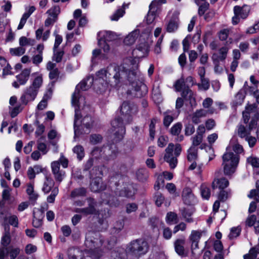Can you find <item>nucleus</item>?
<instances>
[{
	"label": "nucleus",
	"mask_w": 259,
	"mask_h": 259,
	"mask_svg": "<svg viewBox=\"0 0 259 259\" xmlns=\"http://www.w3.org/2000/svg\"><path fill=\"white\" fill-rule=\"evenodd\" d=\"M174 87L176 91L181 92L183 90L184 88L186 87L185 86V82L184 81V79L183 78H181L178 80H177L175 84Z\"/></svg>",
	"instance_id": "obj_47"
},
{
	"label": "nucleus",
	"mask_w": 259,
	"mask_h": 259,
	"mask_svg": "<svg viewBox=\"0 0 259 259\" xmlns=\"http://www.w3.org/2000/svg\"><path fill=\"white\" fill-rule=\"evenodd\" d=\"M136 105L128 101H124L120 106V112L122 117H116L111 121V125L115 133L113 143L120 141L125 133V124H130L133 120V115L137 112Z\"/></svg>",
	"instance_id": "obj_1"
},
{
	"label": "nucleus",
	"mask_w": 259,
	"mask_h": 259,
	"mask_svg": "<svg viewBox=\"0 0 259 259\" xmlns=\"http://www.w3.org/2000/svg\"><path fill=\"white\" fill-rule=\"evenodd\" d=\"M35 124L37 125V128L35 132V135L37 136L41 135L45 131V126L42 124H39L37 120L35 121Z\"/></svg>",
	"instance_id": "obj_59"
},
{
	"label": "nucleus",
	"mask_w": 259,
	"mask_h": 259,
	"mask_svg": "<svg viewBox=\"0 0 259 259\" xmlns=\"http://www.w3.org/2000/svg\"><path fill=\"white\" fill-rule=\"evenodd\" d=\"M97 77L102 78L111 87L118 88L126 83L125 66L124 64L117 65L110 64L96 73Z\"/></svg>",
	"instance_id": "obj_2"
},
{
	"label": "nucleus",
	"mask_w": 259,
	"mask_h": 259,
	"mask_svg": "<svg viewBox=\"0 0 259 259\" xmlns=\"http://www.w3.org/2000/svg\"><path fill=\"white\" fill-rule=\"evenodd\" d=\"M250 9L248 6L244 5L242 7L236 6L234 8L235 15H239L242 19H245L248 15Z\"/></svg>",
	"instance_id": "obj_26"
},
{
	"label": "nucleus",
	"mask_w": 259,
	"mask_h": 259,
	"mask_svg": "<svg viewBox=\"0 0 259 259\" xmlns=\"http://www.w3.org/2000/svg\"><path fill=\"white\" fill-rule=\"evenodd\" d=\"M118 153V148L114 144L104 146L102 147V153L101 157L106 160L115 159Z\"/></svg>",
	"instance_id": "obj_12"
},
{
	"label": "nucleus",
	"mask_w": 259,
	"mask_h": 259,
	"mask_svg": "<svg viewBox=\"0 0 259 259\" xmlns=\"http://www.w3.org/2000/svg\"><path fill=\"white\" fill-rule=\"evenodd\" d=\"M94 164V158H90L84 163L83 166V171H90Z\"/></svg>",
	"instance_id": "obj_57"
},
{
	"label": "nucleus",
	"mask_w": 259,
	"mask_h": 259,
	"mask_svg": "<svg viewBox=\"0 0 259 259\" xmlns=\"http://www.w3.org/2000/svg\"><path fill=\"white\" fill-rule=\"evenodd\" d=\"M228 180L225 178L215 179L212 183V188L215 189L219 188L220 189H224L229 185Z\"/></svg>",
	"instance_id": "obj_25"
},
{
	"label": "nucleus",
	"mask_w": 259,
	"mask_h": 259,
	"mask_svg": "<svg viewBox=\"0 0 259 259\" xmlns=\"http://www.w3.org/2000/svg\"><path fill=\"white\" fill-rule=\"evenodd\" d=\"M115 193L117 196L120 197L132 198L135 194V189L132 185H128L120 190L117 188L115 190Z\"/></svg>",
	"instance_id": "obj_19"
},
{
	"label": "nucleus",
	"mask_w": 259,
	"mask_h": 259,
	"mask_svg": "<svg viewBox=\"0 0 259 259\" xmlns=\"http://www.w3.org/2000/svg\"><path fill=\"white\" fill-rule=\"evenodd\" d=\"M101 198L104 202L111 207H116L119 205V201L117 198L110 194H107L106 193H102Z\"/></svg>",
	"instance_id": "obj_23"
},
{
	"label": "nucleus",
	"mask_w": 259,
	"mask_h": 259,
	"mask_svg": "<svg viewBox=\"0 0 259 259\" xmlns=\"http://www.w3.org/2000/svg\"><path fill=\"white\" fill-rule=\"evenodd\" d=\"M102 137L100 135L93 134L90 136V142L94 145L97 144L102 142Z\"/></svg>",
	"instance_id": "obj_51"
},
{
	"label": "nucleus",
	"mask_w": 259,
	"mask_h": 259,
	"mask_svg": "<svg viewBox=\"0 0 259 259\" xmlns=\"http://www.w3.org/2000/svg\"><path fill=\"white\" fill-rule=\"evenodd\" d=\"M124 6L125 5H123V8H120L118 9L115 13H114L111 16V20L112 21H117L119 19V18L123 16L124 14L125 13L124 11Z\"/></svg>",
	"instance_id": "obj_41"
},
{
	"label": "nucleus",
	"mask_w": 259,
	"mask_h": 259,
	"mask_svg": "<svg viewBox=\"0 0 259 259\" xmlns=\"http://www.w3.org/2000/svg\"><path fill=\"white\" fill-rule=\"evenodd\" d=\"M54 34L55 36V42L54 46V52L58 48L59 46L61 44L62 41V37L57 34V31L54 32Z\"/></svg>",
	"instance_id": "obj_58"
},
{
	"label": "nucleus",
	"mask_w": 259,
	"mask_h": 259,
	"mask_svg": "<svg viewBox=\"0 0 259 259\" xmlns=\"http://www.w3.org/2000/svg\"><path fill=\"white\" fill-rule=\"evenodd\" d=\"M203 137L200 135H196L191 138V140H192V145L193 147L195 146H198L201 144L202 141Z\"/></svg>",
	"instance_id": "obj_60"
},
{
	"label": "nucleus",
	"mask_w": 259,
	"mask_h": 259,
	"mask_svg": "<svg viewBox=\"0 0 259 259\" xmlns=\"http://www.w3.org/2000/svg\"><path fill=\"white\" fill-rule=\"evenodd\" d=\"M31 71V68L23 70L20 74L16 76L17 81L13 83V86L15 88H19L20 85H24L29 79Z\"/></svg>",
	"instance_id": "obj_13"
},
{
	"label": "nucleus",
	"mask_w": 259,
	"mask_h": 259,
	"mask_svg": "<svg viewBox=\"0 0 259 259\" xmlns=\"http://www.w3.org/2000/svg\"><path fill=\"white\" fill-rule=\"evenodd\" d=\"M181 96L186 100H189L190 102H191L192 100H195L194 97H193L192 91L188 87L184 88L182 91Z\"/></svg>",
	"instance_id": "obj_34"
},
{
	"label": "nucleus",
	"mask_w": 259,
	"mask_h": 259,
	"mask_svg": "<svg viewBox=\"0 0 259 259\" xmlns=\"http://www.w3.org/2000/svg\"><path fill=\"white\" fill-rule=\"evenodd\" d=\"M99 35H101V38L106 42H110L116 40L118 38L117 35L112 31H105L104 32H100Z\"/></svg>",
	"instance_id": "obj_28"
},
{
	"label": "nucleus",
	"mask_w": 259,
	"mask_h": 259,
	"mask_svg": "<svg viewBox=\"0 0 259 259\" xmlns=\"http://www.w3.org/2000/svg\"><path fill=\"white\" fill-rule=\"evenodd\" d=\"M92 179L93 181L90 184V189L92 192H98L106 189V185L103 182L102 178Z\"/></svg>",
	"instance_id": "obj_18"
},
{
	"label": "nucleus",
	"mask_w": 259,
	"mask_h": 259,
	"mask_svg": "<svg viewBox=\"0 0 259 259\" xmlns=\"http://www.w3.org/2000/svg\"><path fill=\"white\" fill-rule=\"evenodd\" d=\"M10 52L12 55L21 56L25 53V49L21 47L16 48H11L10 49Z\"/></svg>",
	"instance_id": "obj_49"
},
{
	"label": "nucleus",
	"mask_w": 259,
	"mask_h": 259,
	"mask_svg": "<svg viewBox=\"0 0 259 259\" xmlns=\"http://www.w3.org/2000/svg\"><path fill=\"white\" fill-rule=\"evenodd\" d=\"M233 150L237 154L230 152L225 153L223 156L224 172L226 176H231L235 171L239 161V156L238 154L243 152V147L238 143L233 145Z\"/></svg>",
	"instance_id": "obj_3"
},
{
	"label": "nucleus",
	"mask_w": 259,
	"mask_h": 259,
	"mask_svg": "<svg viewBox=\"0 0 259 259\" xmlns=\"http://www.w3.org/2000/svg\"><path fill=\"white\" fill-rule=\"evenodd\" d=\"M87 190L83 187H80L73 190L70 194L72 198L83 197L86 195Z\"/></svg>",
	"instance_id": "obj_35"
},
{
	"label": "nucleus",
	"mask_w": 259,
	"mask_h": 259,
	"mask_svg": "<svg viewBox=\"0 0 259 259\" xmlns=\"http://www.w3.org/2000/svg\"><path fill=\"white\" fill-rule=\"evenodd\" d=\"M136 176L139 181L143 182L147 180L149 177L148 172L146 169L141 168L137 171Z\"/></svg>",
	"instance_id": "obj_36"
},
{
	"label": "nucleus",
	"mask_w": 259,
	"mask_h": 259,
	"mask_svg": "<svg viewBox=\"0 0 259 259\" xmlns=\"http://www.w3.org/2000/svg\"><path fill=\"white\" fill-rule=\"evenodd\" d=\"M245 97V92L244 90H240L235 95L233 102L234 106L241 105L244 101Z\"/></svg>",
	"instance_id": "obj_31"
},
{
	"label": "nucleus",
	"mask_w": 259,
	"mask_h": 259,
	"mask_svg": "<svg viewBox=\"0 0 259 259\" xmlns=\"http://www.w3.org/2000/svg\"><path fill=\"white\" fill-rule=\"evenodd\" d=\"M42 83L41 76H38L35 78L32 84L25 90L20 98V101L22 104L26 105L29 102L32 101L35 99Z\"/></svg>",
	"instance_id": "obj_7"
},
{
	"label": "nucleus",
	"mask_w": 259,
	"mask_h": 259,
	"mask_svg": "<svg viewBox=\"0 0 259 259\" xmlns=\"http://www.w3.org/2000/svg\"><path fill=\"white\" fill-rule=\"evenodd\" d=\"M148 242L142 239L132 241L126 246V253L128 259H138L141 256L145 254L148 251Z\"/></svg>",
	"instance_id": "obj_5"
},
{
	"label": "nucleus",
	"mask_w": 259,
	"mask_h": 259,
	"mask_svg": "<svg viewBox=\"0 0 259 259\" xmlns=\"http://www.w3.org/2000/svg\"><path fill=\"white\" fill-rule=\"evenodd\" d=\"M174 145L172 143L168 144L167 147L165 149V154L164 156V159L169 163V166L171 169L175 168L178 163V157L181 153L182 148L180 144H177L175 146L174 154L175 157L173 156V151Z\"/></svg>",
	"instance_id": "obj_9"
},
{
	"label": "nucleus",
	"mask_w": 259,
	"mask_h": 259,
	"mask_svg": "<svg viewBox=\"0 0 259 259\" xmlns=\"http://www.w3.org/2000/svg\"><path fill=\"white\" fill-rule=\"evenodd\" d=\"M124 226V223L122 221L117 222L116 226L114 227L111 231L112 235H119V233L122 229Z\"/></svg>",
	"instance_id": "obj_43"
},
{
	"label": "nucleus",
	"mask_w": 259,
	"mask_h": 259,
	"mask_svg": "<svg viewBox=\"0 0 259 259\" xmlns=\"http://www.w3.org/2000/svg\"><path fill=\"white\" fill-rule=\"evenodd\" d=\"M6 232L3 236L1 239V244L3 246L0 248V259H4L5 256V250L9 247V245L11 243V238L9 230L7 231V227H5Z\"/></svg>",
	"instance_id": "obj_16"
},
{
	"label": "nucleus",
	"mask_w": 259,
	"mask_h": 259,
	"mask_svg": "<svg viewBox=\"0 0 259 259\" xmlns=\"http://www.w3.org/2000/svg\"><path fill=\"white\" fill-rule=\"evenodd\" d=\"M177 215L176 213L169 212L167 213L166 219L168 223L174 224L177 223Z\"/></svg>",
	"instance_id": "obj_52"
},
{
	"label": "nucleus",
	"mask_w": 259,
	"mask_h": 259,
	"mask_svg": "<svg viewBox=\"0 0 259 259\" xmlns=\"http://www.w3.org/2000/svg\"><path fill=\"white\" fill-rule=\"evenodd\" d=\"M140 34L139 30H135L127 35L124 39V43L126 45H133L138 37Z\"/></svg>",
	"instance_id": "obj_27"
},
{
	"label": "nucleus",
	"mask_w": 259,
	"mask_h": 259,
	"mask_svg": "<svg viewBox=\"0 0 259 259\" xmlns=\"http://www.w3.org/2000/svg\"><path fill=\"white\" fill-rule=\"evenodd\" d=\"M205 233L203 231L193 230L191 232L189 239L191 243V253L194 256L199 255L201 252L199 249L198 243L202 234Z\"/></svg>",
	"instance_id": "obj_10"
},
{
	"label": "nucleus",
	"mask_w": 259,
	"mask_h": 259,
	"mask_svg": "<svg viewBox=\"0 0 259 259\" xmlns=\"http://www.w3.org/2000/svg\"><path fill=\"white\" fill-rule=\"evenodd\" d=\"M94 81V77L89 76L77 85L72 96L71 102L73 106H78L79 101L82 99L80 92L88 90L93 85Z\"/></svg>",
	"instance_id": "obj_8"
},
{
	"label": "nucleus",
	"mask_w": 259,
	"mask_h": 259,
	"mask_svg": "<svg viewBox=\"0 0 259 259\" xmlns=\"http://www.w3.org/2000/svg\"><path fill=\"white\" fill-rule=\"evenodd\" d=\"M201 83L197 85L199 88H202L204 90H207L209 88V82L207 78L205 77L201 78Z\"/></svg>",
	"instance_id": "obj_54"
},
{
	"label": "nucleus",
	"mask_w": 259,
	"mask_h": 259,
	"mask_svg": "<svg viewBox=\"0 0 259 259\" xmlns=\"http://www.w3.org/2000/svg\"><path fill=\"white\" fill-rule=\"evenodd\" d=\"M195 127L192 124H188L185 125V134L187 136L192 135L195 132Z\"/></svg>",
	"instance_id": "obj_61"
},
{
	"label": "nucleus",
	"mask_w": 259,
	"mask_h": 259,
	"mask_svg": "<svg viewBox=\"0 0 259 259\" xmlns=\"http://www.w3.org/2000/svg\"><path fill=\"white\" fill-rule=\"evenodd\" d=\"M178 27L177 22L174 19H170L167 25L166 30L169 32H172L177 30Z\"/></svg>",
	"instance_id": "obj_42"
},
{
	"label": "nucleus",
	"mask_w": 259,
	"mask_h": 259,
	"mask_svg": "<svg viewBox=\"0 0 259 259\" xmlns=\"http://www.w3.org/2000/svg\"><path fill=\"white\" fill-rule=\"evenodd\" d=\"M185 240L184 239H178L174 242L175 250L180 256L182 257L187 256V252L184 249Z\"/></svg>",
	"instance_id": "obj_20"
},
{
	"label": "nucleus",
	"mask_w": 259,
	"mask_h": 259,
	"mask_svg": "<svg viewBox=\"0 0 259 259\" xmlns=\"http://www.w3.org/2000/svg\"><path fill=\"white\" fill-rule=\"evenodd\" d=\"M79 106L75 109V116L74 120V139H75L82 134H88L90 133V129L93 125V120L91 116L87 115L81 120V125H77L78 120L80 118Z\"/></svg>",
	"instance_id": "obj_6"
},
{
	"label": "nucleus",
	"mask_w": 259,
	"mask_h": 259,
	"mask_svg": "<svg viewBox=\"0 0 259 259\" xmlns=\"http://www.w3.org/2000/svg\"><path fill=\"white\" fill-rule=\"evenodd\" d=\"M51 168L55 180L57 183L60 184L65 177V172L60 169V163L57 161L51 163Z\"/></svg>",
	"instance_id": "obj_15"
},
{
	"label": "nucleus",
	"mask_w": 259,
	"mask_h": 259,
	"mask_svg": "<svg viewBox=\"0 0 259 259\" xmlns=\"http://www.w3.org/2000/svg\"><path fill=\"white\" fill-rule=\"evenodd\" d=\"M201 194L202 197L206 199H208L210 195V191L209 188L205 185H201L200 187Z\"/></svg>",
	"instance_id": "obj_48"
},
{
	"label": "nucleus",
	"mask_w": 259,
	"mask_h": 259,
	"mask_svg": "<svg viewBox=\"0 0 259 259\" xmlns=\"http://www.w3.org/2000/svg\"><path fill=\"white\" fill-rule=\"evenodd\" d=\"M125 73L126 76V83L127 81L134 88L135 96L141 98L147 94L148 89L140 78V73L137 70H131L125 66Z\"/></svg>",
	"instance_id": "obj_4"
},
{
	"label": "nucleus",
	"mask_w": 259,
	"mask_h": 259,
	"mask_svg": "<svg viewBox=\"0 0 259 259\" xmlns=\"http://www.w3.org/2000/svg\"><path fill=\"white\" fill-rule=\"evenodd\" d=\"M228 52V48L226 47H222L219 50L220 61H224L226 59Z\"/></svg>",
	"instance_id": "obj_63"
},
{
	"label": "nucleus",
	"mask_w": 259,
	"mask_h": 259,
	"mask_svg": "<svg viewBox=\"0 0 259 259\" xmlns=\"http://www.w3.org/2000/svg\"><path fill=\"white\" fill-rule=\"evenodd\" d=\"M187 159L189 161H195L197 158V149L191 146L188 150Z\"/></svg>",
	"instance_id": "obj_38"
},
{
	"label": "nucleus",
	"mask_w": 259,
	"mask_h": 259,
	"mask_svg": "<svg viewBox=\"0 0 259 259\" xmlns=\"http://www.w3.org/2000/svg\"><path fill=\"white\" fill-rule=\"evenodd\" d=\"M165 3L166 0H153L151 2L146 17L147 24H151L154 21L157 15V12L161 4Z\"/></svg>",
	"instance_id": "obj_11"
},
{
	"label": "nucleus",
	"mask_w": 259,
	"mask_h": 259,
	"mask_svg": "<svg viewBox=\"0 0 259 259\" xmlns=\"http://www.w3.org/2000/svg\"><path fill=\"white\" fill-rule=\"evenodd\" d=\"M60 12V8L58 6H55L47 11V13L52 17L57 19V17Z\"/></svg>",
	"instance_id": "obj_45"
},
{
	"label": "nucleus",
	"mask_w": 259,
	"mask_h": 259,
	"mask_svg": "<svg viewBox=\"0 0 259 259\" xmlns=\"http://www.w3.org/2000/svg\"><path fill=\"white\" fill-rule=\"evenodd\" d=\"M258 253H259V238L258 244L251 248L248 254L244 255V259H254L256 257Z\"/></svg>",
	"instance_id": "obj_33"
},
{
	"label": "nucleus",
	"mask_w": 259,
	"mask_h": 259,
	"mask_svg": "<svg viewBox=\"0 0 259 259\" xmlns=\"http://www.w3.org/2000/svg\"><path fill=\"white\" fill-rule=\"evenodd\" d=\"M73 151L77 155V159L81 160L84 156V148L81 145H77L73 148Z\"/></svg>",
	"instance_id": "obj_40"
},
{
	"label": "nucleus",
	"mask_w": 259,
	"mask_h": 259,
	"mask_svg": "<svg viewBox=\"0 0 259 259\" xmlns=\"http://www.w3.org/2000/svg\"><path fill=\"white\" fill-rule=\"evenodd\" d=\"M158 121V119L156 118H153L151 120L150 123L149 124V134L150 138L153 140L155 136V125L156 122Z\"/></svg>",
	"instance_id": "obj_44"
},
{
	"label": "nucleus",
	"mask_w": 259,
	"mask_h": 259,
	"mask_svg": "<svg viewBox=\"0 0 259 259\" xmlns=\"http://www.w3.org/2000/svg\"><path fill=\"white\" fill-rule=\"evenodd\" d=\"M103 166H96L93 167L89 171V178L90 179H96V178H102L103 176L102 170Z\"/></svg>",
	"instance_id": "obj_29"
},
{
	"label": "nucleus",
	"mask_w": 259,
	"mask_h": 259,
	"mask_svg": "<svg viewBox=\"0 0 259 259\" xmlns=\"http://www.w3.org/2000/svg\"><path fill=\"white\" fill-rule=\"evenodd\" d=\"M240 232L241 228L239 227L232 228L229 235V238L232 239L238 237L240 235Z\"/></svg>",
	"instance_id": "obj_53"
},
{
	"label": "nucleus",
	"mask_w": 259,
	"mask_h": 259,
	"mask_svg": "<svg viewBox=\"0 0 259 259\" xmlns=\"http://www.w3.org/2000/svg\"><path fill=\"white\" fill-rule=\"evenodd\" d=\"M237 134L241 138H246L250 134L248 129H246L245 126L239 125L238 126Z\"/></svg>",
	"instance_id": "obj_37"
},
{
	"label": "nucleus",
	"mask_w": 259,
	"mask_h": 259,
	"mask_svg": "<svg viewBox=\"0 0 259 259\" xmlns=\"http://www.w3.org/2000/svg\"><path fill=\"white\" fill-rule=\"evenodd\" d=\"M54 185L55 182L49 176H46L42 188V191L46 194L49 193L52 190Z\"/></svg>",
	"instance_id": "obj_30"
},
{
	"label": "nucleus",
	"mask_w": 259,
	"mask_h": 259,
	"mask_svg": "<svg viewBox=\"0 0 259 259\" xmlns=\"http://www.w3.org/2000/svg\"><path fill=\"white\" fill-rule=\"evenodd\" d=\"M182 124L180 122H178L175 124L170 128V134L172 136H177L175 140L176 142H181L184 139L183 135H180L182 131Z\"/></svg>",
	"instance_id": "obj_21"
},
{
	"label": "nucleus",
	"mask_w": 259,
	"mask_h": 259,
	"mask_svg": "<svg viewBox=\"0 0 259 259\" xmlns=\"http://www.w3.org/2000/svg\"><path fill=\"white\" fill-rule=\"evenodd\" d=\"M247 161L254 167H259V158L250 156L247 159Z\"/></svg>",
	"instance_id": "obj_55"
},
{
	"label": "nucleus",
	"mask_w": 259,
	"mask_h": 259,
	"mask_svg": "<svg viewBox=\"0 0 259 259\" xmlns=\"http://www.w3.org/2000/svg\"><path fill=\"white\" fill-rule=\"evenodd\" d=\"M88 201L89 202L88 207L84 208H76L74 209V211L76 213H82L84 215L95 214L96 212L95 208L96 202L94 199L91 198H88Z\"/></svg>",
	"instance_id": "obj_14"
},
{
	"label": "nucleus",
	"mask_w": 259,
	"mask_h": 259,
	"mask_svg": "<svg viewBox=\"0 0 259 259\" xmlns=\"http://www.w3.org/2000/svg\"><path fill=\"white\" fill-rule=\"evenodd\" d=\"M193 213L192 209L184 208L182 210V214L188 223H191L193 221V219L191 218Z\"/></svg>",
	"instance_id": "obj_39"
},
{
	"label": "nucleus",
	"mask_w": 259,
	"mask_h": 259,
	"mask_svg": "<svg viewBox=\"0 0 259 259\" xmlns=\"http://www.w3.org/2000/svg\"><path fill=\"white\" fill-rule=\"evenodd\" d=\"M155 204L157 206H160L163 203L164 198L163 195L160 193H156L155 197Z\"/></svg>",
	"instance_id": "obj_64"
},
{
	"label": "nucleus",
	"mask_w": 259,
	"mask_h": 259,
	"mask_svg": "<svg viewBox=\"0 0 259 259\" xmlns=\"http://www.w3.org/2000/svg\"><path fill=\"white\" fill-rule=\"evenodd\" d=\"M58 192L59 189L58 187L54 188L51 191V194L47 197V201L50 203H54L55 197L58 195Z\"/></svg>",
	"instance_id": "obj_50"
},
{
	"label": "nucleus",
	"mask_w": 259,
	"mask_h": 259,
	"mask_svg": "<svg viewBox=\"0 0 259 259\" xmlns=\"http://www.w3.org/2000/svg\"><path fill=\"white\" fill-rule=\"evenodd\" d=\"M147 46L145 44H141L138 46H137V48L133 51V54H135L137 53L138 51L141 52L143 54L147 53Z\"/></svg>",
	"instance_id": "obj_56"
},
{
	"label": "nucleus",
	"mask_w": 259,
	"mask_h": 259,
	"mask_svg": "<svg viewBox=\"0 0 259 259\" xmlns=\"http://www.w3.org/2000/svg\"><path fill=\"white\" fill-rule=\"evenodd\" d=\"M108 83L106 81H104L102 78L98 77L94 81V89L96 91L100 94H102L105 92L107 88Z\"/></svg>",
	"instance_id": "obj_24"
},
{
	"label": "nucleus",
	"mask_w": 259,
	"mask_h": 259,
	"mask_svg": "<svg viewBox=\"0 0 259 259\" xmlns=\"http://www.w3.org/2000/svg\"><path fill=\"white\" fill-rule=\"evenodd\" d=\"M125 255L124 251L122 249L114 250L111 252V256L114 259H124Z\"/></svg>",
	"instance_id": "obj_46"
},
{
	"label": "nucleus",
	"mask_w": 259,
	"mask_h": 259,
	"mask_svg": "<svg viewBox=\"0 0 259 259\" xmlns=\"http://www.w3.org/2000/svg\"><path fill=\"white\" fill-rule=\"evenodd\" d=\"M99 45L101 46L102 49L105 53H108L110 51V46L107 44V42L102 40V38L99 39L98 40Z\"/></svg>",
	"instance_id": "obj_62"
},
{
	"label": "nucleus",
	"mask_w": 259,
	"mask_h": 259,
	"mask_svg": "<svg viewBox=\"0 0 259 259\" xmlns=\"http://www.w3.org/2000/svg\"><path fill=\"white\" fill-rule=\"evenodd\" d=\"M20 249L18 247H14L12 246H9L5 250V255L9 254L11 259H15L20 253Z\"/></svg>",
	"instance_id": "obj_32"
},
{
	"label": "nucleus",
	"mask_w": 259,
	"mask_h": 259,
	"mask_svg": "<svg viewBox=\"0 0 259 259\" xmlns=\"http://www.w3.org/2000/svg\"><path fill=\"white\" fill-rule=\"evenodd\" d=\"M182 199L185 204L192 205L195 202V198L191 188H185L182 192Z\"/></svg>",
	"instance_id": "obj_17"
},
{
	"label": "nucleus",
	"mask_w": 259,
	"mask_h": 259,
	"mask_svg": "<svg viewBox=\"0 0 259 259\" xmlns=\"http://www.w3.org/2000/svg\"><path fill=\"white\" fill-rule=\"evenodd\" d=\"M94 236H97V234L94 232H89L85 238V244L92 250L97 249L95 244L97 243L98 239H95Z\"/></svg>",
	"instance_id": "obj_22"
}]
</instances>
